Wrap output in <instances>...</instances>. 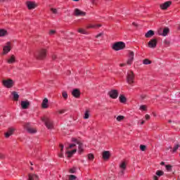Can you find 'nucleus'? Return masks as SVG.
<instances>
[{
    "label": "nucleus",
    "mask_w": 180,
    "mask_h": 180,
    "mask_svg": "<svg viewBox=\"0 0 180 180\" xmlns=\"http://www.w3.org/2000/svg\"><path fill=\"white\" fill-rule=\"evenodd\" d=\"M153 180H158V176H153Z\"/></svg>",
    "instance_id": "obj_53"
},
{
    "label": "nucleus",
    "mask_w": 180,
    "mask_h": 180,
    "mask_svg": "<svg viewBox=\"0 0 180 180\" xmlns=\"http://www.w3.org/2000/svg\"><path fill=\"white\" fill-rule=\"evenodd\" d=\"M127 82H128L129 85H133V84H134V73L133 71H129L127 72Z\"/></svg>",
    "instance_id": "obj_3"
},
{
    "label": "nucleus",
    "mask_w": 180,
    "mask_h": 180,
    "mask_svg": "<svg viewBox=\"0 0 180 180\" xmlns=\"http://www.w3.org/2000/svg\"><path fill=\"white\" fill-rule=\"evenodd\" d=\"M59 157L60 158H63V157H64V155L63 154V153L60 152V153L59 154Z\"/></svg>",
    "instance_id": "obj_52"
},
{
    "label": "nucleus",
    "mask_w": 180,
    "mask_h": 180,
    "mask_svg": "<svg viewBox=\"0 0 180 180\" xmlns=\"http://www.w3.org/2000/svg\"><path fill=\"white\" fill-rule=\"evenodd\" d=\"M168 33H169V28L168 27H165L164 30H163V32L162 33H160L159 32V34H160L161 36H167Z\"/></svg>",
    "instance_id": "obj_23"
},
{
    "label": "nucleus",
    "mask_w": 180,
    "mask_h": 180,
    "mask_svg": "<svg viewBox=\"0 0 180 180\" xmlns=\"http://www.w3.org/2000/svg\"><path fill=\"white\" fill-rule=\"evenodd\" d=\"M15 132V128H8V131L5 133V137L9 139L12 134Z\"/></svg>",
    "instance_id": "obj_15"
},
{
    "label": "nucleus",
    "mask_w": 180,
    "mask_h": 180,
    "mask_svg": "<svg viewBox=\"0 0 180 180\" xmlns=\"http://www.w3.org/2000/svg\"><path fill=\"white\" fill-rule=\"evenodd\" d=\"M146 120H150V115L148 114L145 115Z\"/></svg>",
    "instance_id": "obj_50"
},
{
    "label": "nucleus",
    "mask_w": 180,
    "mask_h": 180,
    "mask_svg": "<svg viewBox=\"0 0 180 180\" xmlns=\"http://www.w3.org/2000/svg\"><path fill=\"white\" fill-rule=\"evenodd\" d=\"M75 153H77V149H74L72 151H67L66 154H68V158H71V157H72L73 154H75Z\"/></svg>",
    "instance_id": "obj_27"
},
{
    "label": "nucleus",
    "mask_w": 180,
    "mask_h": 180,
    "mask_svg": "<svg viewBox=\"0 0 180 180\" xmlns=\"http://www.w3.org/2000/svg\"><path fill=\"white\" fill-rule=\"evenodd\" d=\"M141 99H145L146 98V95H141Z\"/></svg>",
    "instance_id": "obj_54"
},
{
    "label": "nucleus",
    "mask_w": 180,
    "mask_h": 180,
    "mask_svg": "<svg viewBox=\"0 0 180 180\" xmlns=\"http://www.w3.org/2000/svg\"><path fill=\"white\" fill-rule=\"evenodd\" d=\"M164 43H165V44L166 46H169V41H168V40H165V41H164Z\"/></svg>",
    "instance_id": "obj_49"
},
{
    "label": "nucleus",
    "mask_w": 180,
    "mask_h": 180,
    "mask_svg": "<svg viewBox=\"0 0 180 180\" xmlns=\"http://www.w3.org/2000/svg\"><path fill=\"white\" fill-rule=\"evenodd\" d=\"M169 123H172V121H171V120H169Z\"/></svg>",
    "instance_id": "obj_64"
},
{
    "label": "nucleus",
    "mask_w": 180,
    "mask_h": 180,
    "mask_svg": "<svg viewBox=\"0 0 180 180\" xmlns=\"http://www.w3.org/2000/svg\"><path fill=\"white\" fill-rule=\"evenodd\" d=\"M77 179V176H75V175H70L69 176V180H76Z\"/></svg>",
    "instance_id": "obj_40"
},
{
    "label": "nucleus",
    "mask_w": 180,
    "mask_h": 180,
    "mask_svg": "<svg viewBox=\"0 0 180 180\" xmlns=\"http://www.w3.org/2000/svg\"><path fill=\"white\" fill-rule=\"evenodd\" d=\"M156 175H158V176H162V175H164V172L161 170H158L156 172Z\"/></svg>",
    "instance_id": "obj_34"
},
{
    "label": "nucleus",
    "mask_w": 180,
    "mask_h": 180,
    "mask_svg": "<svg viewBox=\"0 0 180 180\" xmlns=\"http://www.w3.org/2000/svg\"><path fill=\"white\" fill-rule=\"evenodd\" d=\"M24 128L26 129L28 133H30L31 134H34V133H37V130L32 127H30V123L26 122L23 124Z\"/></svg>",
    "instance_id": "obj_7"
},
{
    "label": "nucleus",
    "mask_w": 180,
    "mask_h": 180,
    "mask_svg": "<svg viewBox=\"0 0 180 180\" xmlns=\"http://www.w3.org/2000/svg\"><path fill=\"white\" fill-rule=\"evenodd\" d=\"M134 60V52L130 51L129 55V59L127 61V64H128V65H131V64H133Z\"/></svg>",
    "instance_id": "obj_11"
},
{
    "label": "nucleus",
    "mask_w": 180,
    "mask_h": 180,
    "mask_svg": "<svg viewBox=\"0 0 180 180\" xmlns=\"http://www.w3.org/2000/svg\"><path fill=\"white\" fill-rule=\"evenodd\" d=\"M69 172H70V174H74L75 172V168L70 169Z\"/></svg>",
    "instance_id": "obj_46"
},
{
    "label": "nucleus",
    "mask_w": 180,
    "mask_h": 180,
    "mask_svg": "<svg viewBox=\"0 0 180 180\" xmlns=\"http://www.w3.org/2000/svg\"><path fill=\"white\" fill-rule=\"evenodd\" d=\"M2 84L4 86L8 89L13 88V85H15V82L11 79H4Z\"/></svg>",
    "instance_id": "obj_4"
},
{
    "label": "nucleus",
    "mask_w": 180,
    "mask_h": 180,
    "mask_svg": "<svg viewBox=\"0 0 180 180\" xmlns=\"http://www.w3.org/2000/svg\"><path fill=\"white\" fill-rule=\"evenodd\" d=\"M144 123H145V121L142 120L141 122V124H144Z\"/></svg>",
    "instance_id": "obj_57"
},
{
    "label": "nucleus",
    "mask_w": 180,
    "mask_h": 180,
    "mask_svg": "<svg viewBox=\"0 0 180 180\" xmlns=\"http://www.w3.org/2000/svg\"><path fill=\"white\" fill-rule=\"evenodd\" d=\"M166 169L167 171L171 172L172 169V166H171L170 165H167L166 166Z\"/></svg>",
    "instance_id": "obj_38"
},
{
    "label": "nucleus",
    "mask_w": 180,
    "mask_h": 180,
    "mask_svg": "<svg viewBox=\"0 0 180 180\" xmlns=\"http://www.w3.org/2000/svg\"><path fill=\"white\" fill-rule=\"evenodd\" d=\"M62 96L64 98V99H68V94H67V91H63Z\"/></svg>",
    "instance_id": "obj_32"
},
{
    "label": "nucleus",
    "mask_w": 180,
    "mask_h": 180,
    "mask_svg": "<svg viewBox=\"0 0 180 180\" xmlns=\"http://www.w3.org/2000/svg\"><path fill=\"white\" fill-rule=\"evenodd\" d=\"M12 47L11 46V42H7L6 45L3 47V56L8 54L11 51Z\"/></svg>",
    "instance_id": "obj_8"
},
{
    "label": "nucleus",
    "mask_w": 180,
    "mask_h": 180,
    "mask_svg": "<svg viewBox=\"0 0 180 180\" xmlns=\"http://www.w3.org/2000/svg\"><path fill=\"white\" fill-rule=\"evenodd\" d=\"M41 108L42 109H47L49 108V99L47 98H45L41 103Z\"/></svg>",
    "instance_id": "obj_18"
},
{
    "label": "nucleus",
    "mask_w": 180,
    "mask_h": 180,
    "mask_svg": "<svg viewBox=\"0 0 180 180\" xmlns=\"http://www.w3.org/2000/svg\"><path fill=\"white\" fill-rule=\"evenodd\" d=\"M30 106V101L27 100L21 101L22 109H27Z\"/></svg>",
    "instance_id": "obj_16"
},
{
    "label": "nucleus",
    "mask_w": 180,
    "mask_h": 180,
    "mask_svg": "<svg viewBox=\"0 0 180 180\" xmlns=\"http://www.w3.org/2000/svg\"><path fill=\"white\" fill-rule=\"evenodd\" d=\"M5 159V155L0 153V160H4Z\"/></svg>",
    "instance_id": "obj_48"
},
{
    "label": "nucleus",
    "mask_w": 180,
    "mask_h": 180,
    "mask_svg": "<svg viewBox=\"0 0 180 180\" xmlns=\"http://www.w3.org/2000/svg\"><path fill=\"white\" fill-rule=\"evenodd\" d=\"M0 2H5V0H0Z\"/></svg>",
    "instance_id": "obj_62"
},
{
    "label": "nucleus",
    "mask_w": 180,
    "mask_h": 180,
    "mask_svg": "<svg viewBox=\"0 0 180 180\" xmlns=\"http://www.w3.org/2000/svg\"><path fill=\"white\" fill-rule=\"evenodd\" d=\"M72 95L75 98H79V96H81V91L78 89H75L72 91Z\"/></svg>",
    "instance_id": "obj_17"
},
{
    "label": "nucleus",
    "mask_w": 180,
    "mask_h": 180,
    "mask_svg": "<svg viewBox=\"0 0 180 180\" xmlns=\"http://www.w3.org/2000/svg\"><path fill=\"white\" fill-rule=\"evenodd\" d=\"M72 141L73 143H76V144L78 145V150H79V154H82V153H84V143H82V142L78 141V139L75 138H72Z\"/></svg>",
    "instance_id": "obj_6"
},
{
    "label": "nucleus",
    "mask_w": 180,
    "mask_h": 180,
    "mask_svg": "<svg viewBox=\"0 0 180 180\" xmlns=\"http://www.w3.org/2000/svg\"><path fill=\"white\" fill-rule=\"evenodd\" d=\"M179 148V144L176 145L173 148V152L175 153V151H176V150H178Z\"/></svg>",
    "instance_id": "obj_41"
},
{
    "label": "nucleus",
    "mask_w": 180,
    "mask_h": 180,
    "mask_svg": "<svg viewBox=\"0 0 180 180\" xmlns=\"http://www.w3.org/2000/svg\"><path fill=\"white\" fill-rule=\"evenodd\" d=\"M148 47L150 49H155L157 47V39H152L148 43Z\"/></svg>",
    "instance_id": "obj_10"
},
{
    "label": "nucleus",
    "mask_w": 180,
    "mask_h": 180,
    "mask_svg": "<svg viewBox=\"0 0 180 180\" xmlns=\"http://www.w3.org/2000/svg\"><path fill=\"white\" fill-rule=\"evenodd\" d=\"M27 6L30 10L35 9V8H37V4L33 1H27Z\"/></svg>",
    "instance_id": "obj_14"
},
{
    "label": "nucleus",
    "mask_w": 180,
    "mask_h": 180,
    "mask_svg": "<svg viewBox=\"0 0 180 180\" xmlns=\"http://www.w3.org/2000/svg\"><path fill=\"white\" fill-rule=\"evenodd\" d=\"M77 146V143L75 142V143H72L70 145H69V147L66 148L67 150L70 149V148H74V147H75Z\"/></svg>",
    "instance_id": "obj_37"
},
{
    "label": "nucleus",
    "mask_w": 180,
    "mask_h": 180,
    "mask_svg": "<svg viewBox=\"0 0 180 180\" xmlns=\"http://www.w3.org/2000/svg\"><path fill=\"white\" fill-rule=\"evenodd\" d=\"M139 109L140 110H147V106L146 105H141Z\"/></svg>",
    "instance_id": "obj_39"
},
{
    "label": "nucleus",
    "mask_w": 180,
    "mask_h": 180,
    "mask_svg": "<svg viewBox=\"0 0 180 180\" xmlns=\"http://www.w3.org/2000/svg\"><path fill=\"white\" fill-rule=\"evenodd\" d=\"M140 148H141V151H145L146 150V146L141 145Z\"/></svg>",
    "instance_id": "obj_44"
},
{
    "label": "nucleus",
    "mask_w": 180,
    "mask_h": 180,
    "mask_svg": "<svg viewBox=\"0 0 180 180\" xmlns=\"http://www.w3.org/2000/svg\"><path fill=\"white\" fill-rule=\"evenodd\" d=\"M143 64H144L145 65H148L151 64V60H150L148 59H145L143 61Z\"/></svg>",
    "instance_id": "obj_31"
},
{
    "label": "nucleus",
    "mask_w": 180,
    "mask_h": 180,
    "mask_svg": "<svg viewBox=\"0 0 180 180\" xmlns=\"http://www.w3.org/2000/svg\"><path fill=\"white\" fill-rule=\"evenodd\" d=\"M60 153H64V145L60 144Z\"/></svg>",
    "instance_id": "obj_43"
},
{
    "label": "nucleus",
    "mask_w": 180,
    "mask_h": 180,
    "mask_svg": "<svg viewBox=\"0 0 180 180\" xmlns=\"http://www.w3.org/2000/svg\"><path fill=\"white\" fill-rule=\"evenodd\" d=\"M124 65H126V64H124V63H121V64L120 65V67H124Z\"/></svg>",
    "instance_id": "obj_56"
},
{
    "label": "nucleus",
    "mask_w": 180,
    "mask_h": 180,
    "mask_svg": "<svg viewBox=\"0 0 180 180\" xmlns=\"http://www.w3.org/2000/svg\"><path fill=\"white\" fill-rule=\"evenodd\" d=\"M5 36H8V31L4 29H0V37H5Z\"/></svg>",
    "instance_id": "obj_26"
},
{
    "label": "nucleus",
    "mask_w": 180,
    "mask_h": 180,
    "mask_svg": "<svg viewBox=\"0 0 180 180\" xmlns=\"http://www.w3.org/2000/svg\"><path fill=\"white\" fill-rule=\"evenodd\" d=\"M96 0H91V4H95V1H96Z\"/></svg>",
    "instance_id": "obj_58"
},
{
    "label": "nucleus",
    "mask_w": 180,
    "mask_h": 180,
    "mask_svg": "<svg viewBox=\"0 0 180 180\" xmlns=\"http://www.w3.org/2000/svg\"><path fill=\"white\" fill-rule=\"evenodd\" d=\"M120 168L121 169V172H120V174L123 175L124 174V170L126 169V162H122L120 165Z\"/></svg>",
    "instance_id": "obj_20"
},
{
    "label": "nucleus",
    "mask_w": 180,
    "mask_h": 180,
    "mask_svg": "<svg viewBox=\"0 0 180 180\" xmlns=\"http://www.w3.org/2000/svg\"><path fill=\"white\" fill-rule=\"evenodd\" d=\"M119 98H120V101L121 102V103H125L127 98H125L124 96L121 95V96H120Z\"/></svg>",
    "instance_id": "obj_29"
},
{
    "label": "nucleus",
    "mask_w": 180,
    "mask_h": 180,
    "mask_svg": "<svg viewBox=\"0 0 180 180\" xmlns=\"http://www.w3.org/2000/svg\"><path fill=\"white\" fill-rule=\"evenodd\" d=\"M47 56V50L42 49L39 50L36 54L35 57L37 58V60H44V58H46V56Z\"/></svg>",
    "instance_id": "obj_2"
},
{
    "label": "nucleus",
    "mask_w": 180,
    "mask_h": 180,
    "mask_svg": "<svg viewBox=\"0 0 180 180\" xmlns=\"http://www.w3.org/2000/svg\"><path fill=\"white\" fill-rule=\"evenodd\" d=\"M160 165H165V162H162L160 163Z\"/></svg>",
    "instance_id": "obj_59"
},
{
    "label": "nucleus",
    "mask_w": 180,
    "mask_h": 180,
    "mask_svg": "<svg viewBox=\"0 0 180 180\" xmlns=\"http://www.w3.org/2000/svg\"><path fill=\"white\" fill-rule=\"evenodd\" d=\"M103 34H102V33H100V34H97V35L96 36V39L101 37Z\"/></svg>",
    "instance_id": "obj_51"
},
{
    "label": "nucleus",
    "mask_w": 180,
    "mask_h": 180,
    "mask_svg": "<svg viewBox=\"0 0 180 180\" xmlns=\"http://www.w3.org/2000/svg\"><path fill=\"white\" fill-rule=\"evenodd\" d=\"M51 11L53 13H54L55 15H57V9L56 8H51Z\"/></svg>",
    "instance_id": "obj_42"
},
{
    "label": "nucleus",
    "mask_w": 180,
    "mask_h": 180,
    "mask_svg": "<svg viewBox=\"0 0 180 180\" xmlns=\"http://www.w3.org/2000/svg\"><path fill=\"white\" fill-rule=\"evenodd\" d=\"M84 119H89V110H86Z\"/></svg>",
    "instance_id": "obj_33"
},
{
    "label": "nucleus",
    "mask_w": 180,
    "mask_h": 180,
    "mask_svg": "<svg viewBox=\"0 0 180 180\" xmlns=\"http://www.w3.org/2000/svg\"><path fill=\"white\" fill-rule=\"evenodd\" d=\"M132 25H133V26H135L136 27H137V23L133 22Z\"/></svg>",
    "instance_id": "obj_55"
},
{
    "label": "nucleus",
    "mask_w": 180,
    "mask_h": 180,
    "mask_svg": "<svg viewBox=\"0 0 180 180\" xmlns=\"http://www.w3.org/2000/svg\"><path fill=\"white\" fill-rule=\"evenodd\" d=\"M154 36V31L153 30H149L148 32L145 34V37H147L148 39L150 37H153Z\"/></svg>",
    "instance_id": "obj_28"
},
{
    "label": "nucleus",
    "mask_w": 180,
    "mask_h": 180,
    "mask_svg": "<svg viewBox=\"0 0 180 180\" xmlns=\"http://www.w3.org/2000/svg\"><path fill=\"white\" fill-rule=\"evenodd\" d=\"M53 60H56V56H52Z\"/></svg>",
    "instance_id": "obj_60"
},
{
    "label": "nucleus",
    "mask_w": 180,
    "mask_h": 180,
    "mask_svg": "<svg viewBox=\"0 0 180 180\" xmlns=\"http://www.w3.org/2000/svg\"><path fill=\"white\" fill-rule=\"evenodd\" d=\"M42 122H44L45 126H46L47 129H51L53 127V121L50 120L49 117H42L41 118Z\"/></svg>",
    "instance_id": "obj_5"
},
{
    "label": "nucleus",
    "mask_w": 180,
    "mask_h": 180,
    "mask_svg": "<svg viewBox=\"0 0 180 180\" xmlns=\"http://www.w3.org/2000/svg\"><path fill=\"white\" fill-rule=\"evenodd\" d=\"M86 15V13L79 10V8H75L74 11V15L75 16H85Z\"/></svg>",
    "instance_id": "obj_12"
},
{
    "label": "nucleus",
    "mask_w": 180,
    "mask_h": 180,
    "mask_svg": "<svg viewBox=\"0 0 180 180\" xmlns=\"http://www.w3.org/2000/svg\"><path fill=\"white\" fill-rule=\"evenodd\" d=\"M11 94L13 96V101H19V94H18L16 91H13Z\"/></svg>",
    "instance_id": "obj_24"
},
{
    "label": "nucleus",
    "mask_w": 180,
    "mask_h": 180,
    "mask_svg": "<svg viewBox=\"0 0 180 180\" xmlns=\"http://www.w3.org/2000/svg\"><path fill=\"white\" fill-rule=\"evenodd\" d=\"M110 157V152L108 150L103 152V160H109Z\"/></svg>",
    "instance_id": "obj_22"
},
{
    "label": "nucleus",
    "mask_w": 180,
    "mask_h": 180,
    "mask_svg": "<svg viewBox=\"0 0 180 180\" xmlns=\"http://www.w3.org/2000/svg\"><path fill=\"white\" fill-rule=\"evenodd\" d=\"M102 25L101 24H98V25H92V24H89L86 26V27L88 29H98L99 27H101Z\"/></svg>",
    "instance_id": "obj_21"
},
{
    "label": "nucleus",
    "mask_w": 180,
    "mask_h": 180,
    "mask_svg": "<svg viewBox=\"0 0 180 180\" xmlns=\"http://www.w3.org/2000/svg\"><path fill=\"white\" fill-rule=\"evenodd\" d=\"M74 1L75 2H78L79 0H72Z\"/></svg>",
    "instance_id": "obj_61"
},
{
    "label": "nucleus",
    "mask_w": 180,
    "mask_h": 180,
    "mask_svg": "<svg viewBox=\"0 0 180 180\" xmlns=\"http://www.w3.org/2000/svg\"><path fill=\"white\" fill-rule=\"evenodd\" d=\"M126 47V44L123 41H118L115 42L112 45V50H115V51H119V50H123Z\"/></svg>",
    "instance_id": "obj_1"
},
{
    "label": "nucleus",
    "mask_w": 180,
    "mask_h": 180,
    "mask_svg": "<svg viewBox=\"0 0 180 180\" xmlns=\"http://www.w3.org/2000/svg\"><path fill=\"white\" fill-rule=\"evenodd\" d=\"M77 32L79 33H81L82 34H88V32H86V30L82 29V28H79Z\"/></svg>",
    "instance_id": "obj_30"
},
{
    "label": "nucleus",
    "mask_w": 180,
    "mask_h": 180,
    "mask_svg": "<svg viewBox=\"0 0 180 180\" xmlns=\"http://www.w3.org/2000/svg\"><path fill=\"white\" fill-rule=\"evenodd\" d=\"M56 34V30H51L50 32H49V34L51 36H53V34Z\"/></svg>",
    "instance_id": "obj_45"
},
{
    "label": "nucleus",
    "mask_w": 180,
    "mask_h": 180,
    "mask_svg": "<svg viewBox=\"0 0 180 180\" xmlns=\"http://www.w3.org/2000/svg\"><path fill=\"white\" fill-rule=\"evenodd\" d=\"M171 5H172V1H167L163 4H161L160 5V8L162 11H165V10L168 9V8H169V6H171Z\"/></svg>",
    "instance_id": "obj_9"
},
{
    "label": "nucleus",
    "mask_w": 180,
    "mask_h": 180,
    "mask_svg": "<svg viewBox=\"0 0 180 180\" xmlns=\"http://www.w3.org/2000/svg\"><path fill=\"white\" fill-rule=\"evenodd\" d=\"M94 158V155H93L92 153H89V154L88 155V159H89L90 161H93Z\"/></svg>",
    "instance_id": "obj_36"
},
{
    "label": "nucleus",
    "mask_w": 180,
    "mask_h": 180,
    "mask_svg": "<svg viewBox=\"0 0 180 180\" xmlns=\"http://www.w3.org/2000/svg\"><path fill=\"white\" fill-rule=\"evenodd\" d=\"M15 61H16V58L15 57L14 55H11V57H9L7 59V63L8 64H13L14 63H15Z\"/></svg>",
    "instance_id": "obj_19"
},
{
    "label": "nucleus",
    "mask_w": 180,
    "mask_h": 180,
    "mask_svg": "<svg viewBox=\"0 0 180 180\" xmlns=\"http://www.w3.org/2000/svg\"><path fill=\"white\" fill-rule=\"evenodd\" d=\"M39 180V176L36 175V174H30L28 175V180Z\"/></svg>",
    "instance_id": "obj_25"
},
{
    "label": "nucleus",
    "mask_w": 180,
    "mask_h": 180,
    "mask_svg": "<svg viewBox=\"0 0 180 180\" xmlns=\"http://www.w3.org/2000/svg\"><path fill=\"white\" fill-rule=\"evenodd\" d=\"M58 113H59L60 115H63V113H65V110H60L58 111Z\"/></svg>",
    "instance_id": "obj_47"
},
{
    "label": "nucleus",
    "mask_w": 180,
    "mask_h": 180,
    "mask_svg": "<svg viewBox=\"0 0 180 180\" xmlns=\"http://www.w3.org/2000/svg\"><path fill=\"white\" fill-rule=\"evenodd\" d=\"M178 30H180V25L178 27Z\"/></svg>",
    "instance_id": "obj_63"
},
{
    "label": "nucleus",
    "mask_w": 180,
    "mask_h": 180,
    "mask_svg": "<svg viewBox=\"0 0 180 180\" xmlns=\"http://www.w3.org/2000/svg\"><path fill=\"white\" fill-rule=\"evenodd\" d=\"M108 95H110V97L112 99H117V96H119V93L117 92V90H111Z\"/></svg>",
    "instance_id": "obj_13"
},
{
    "label": "nucleus",
    "mask_w": 180,
    "mask_h": 180,
    "mask_svg": "<svg viewBox=\"0 0 180 180\" xmlns=\"http://www.w3.org/2000/svg\"><path fill=\"white\" fill-rule=\"evenodd\" d=\"M124 119V116L123 115H119L117 117V122H122Z\"/></svg>",
    "instance_id": "obj_35"
}]
</instances>
